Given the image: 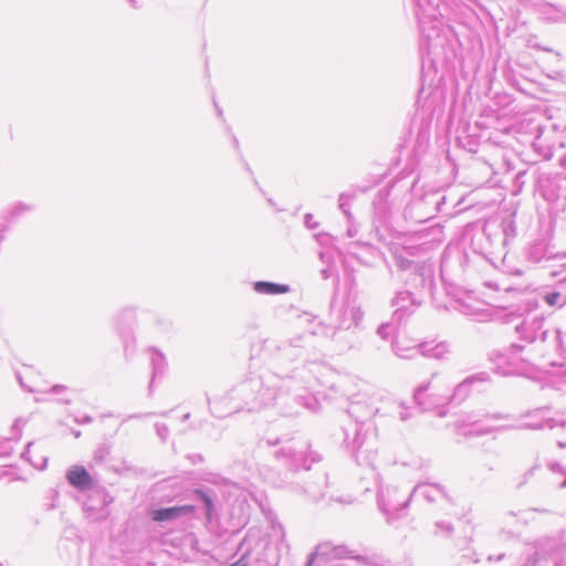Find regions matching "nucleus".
<instances>
[{
    "mask_svg": "<svg viewBox=\"0 0 566 566\" xmlns=\"http://www.w3.org/2000/svg\"><path fill=\"white\" fill-rule=\"evenodd\" d=\"M312 366L326 369L325 366L311 363L307 366L310 373L313 371ZM306 366L296 375H279L273 371L252 375L212 402L207 396L210 413L217 418H224L244 410L253 412L273 407L292 391L310 388L311 381L303 375Z\"/></svg>",
    "mask_w": 566,
    "mask_h": 566,
    "instance_id": "f257e3e1",
    "label": "nucleus"
},
{
    "mask_svg": "<svg viewBox=\"0 0 566 566\" xmlns=\"http://www.w3.org/2000/svg\"><path fill=\"white\" fill-rule=\"evenodd\" d=\"M506 323H515L514 329L518 335L521 343H513L507 349V354H500L502 358L511 357L517 353L526 352V355L521 359L523 361H531L532 355L531 349H527V345L535 344L537 342L546 343L552 337L560 348L566 349V342L562 337L559 331L549 332L545 327V316L538 311V302L528 301L526 307L521 312H510L506 314Z\"/></svg>",
    "mask_w": 566,
    "mask_h": 566,
    "instance_id": "f03ea898",
    "label": "nucleus"
},
{
    "mask_svg": "<svg viewBox=\"0 0 566 566\" xmlns=\"http://www.w3.org/2000/svg\"><path fill=\"white\" fill-rule=\"evenodd\" d=\"M350 417L355 421H349L342 428L343 431V446L350 452L358 465L370 467L373 476L378 481V473L375 471L373 462L376 458V450L371 436L365 430L364 420L374 415L373 409L364 408L359 402L350 403L348 408Z\"/></svg>",
    "mask_w": 566,
    "mask_h": 566,
    "instance_id": "7ed1b4c3",
    "label": "nucleus"
},
{
    "mask_svg": "<svg viewBox=\"0 0 566 566\" xmlns=\"http://www.w3.org/2000/svg\"><path fill=\"white\" fill-rule=\"evenodd\" d=\"M333 314L336 316L335 326H327L319 324V326L312 332L311 335L301 336L290 342L289 345L283 347L285 356H300V348L303 346V342L308 343L313 335H323L325 337H335L342 331H349L353 327H358L363 321L364 313L357 306L342 305L339 307H333Z\"/></svg>",
    "mask_w": 566,
    "mask_h": 566,
    "instance_id": "20e7f679",
    "label": "nucleus"
},
{
    "mask_svg": "<svg viewBox=\"0 0 566 566\" xmlns=\"http://www.w3.org/2000/svg\"><path fill=\"white\" fill-rule=\"evenodd\" d=\"M268 447H277L273 451V458L291 472H296L301 468L310 470L311 465L307 464V458L298 450L293 439L287 436L271 438L268 437L263 440Z\"/></svg>",
    "mask_w": 566,
    "mask_h": 566,
    "instance_id": "39448f33",
    "label": "nucleus"
},
{
    "mask_svg": "<svg viewBox=\"0 0 566 566\" xmlns=\"http://www.w3.org/2000/svg\"><path fill=\"white\" fill-rule=\"evenodd\" d=\"M444 202L446 196L441 191L426 192L405 208L403 217L416 223L426 222L442 211Z\"/></svg>",
    "mask_w": 566,
    "mask_h": 566,
    "instance_id": "423d86ee",
    "label": "nucleus"
},
{
    "mask_svg": "<svg viewBox=\"0 0 566 566\" xmlns=\"http://www.w3.org/2000/svg\"><path fill=\"white\" fill-rule=\"evenodd\" d=\"M534 148L546 159L553 157L556 149L566 153V124L549 123L544 127H538L533 142Z\"/></svg>",
    "mask_w": 566,
    "mask_h": 566,
    "instance_id": "0eeeda50",
    "label": "nucleus"
},
{
    "mask_svg": "<svg viewBox=\"0 0 566 566\" xmlns=\"http://www.w3.org/2000/svg\"><path fill=\"white\" fill-rule=\"evenodd\" d=\"M411 499V493L408 495L401 493L400 490L394 485H387L386 488L379 486L378 489V507L386 516L388 524H391L402 515L403 510L407 509Z\"/></svg>",
    "mask_w": 566,
    "mask_h": 566,
    "instance_id": "6e6552de",
    "label": "nucleus"
},
{
    "mask_svg": "<svg viewBox=\"0 0 566 566\" xmlns=\"http://www.w3.org/2000/svg\"><path fill=\"white\" fill-rule=\"evenodd\" d=\"M423 303L419 294L411 290H401L396 292L390 301V306L395 308L392 313V322L400 324L408 318Z\"/></svg>",
    "mask_w": 566,
    "mask_h": 566,
    "instance_id": "1a4fd4ad",
    "label": "nucleus"
},
{
    "mask_svg": "<svg viewBox=\"0 0 566 566\" xmlns=\"http://www.w3.org/2000/svg\"><path fill=\"white\" fill-rule=\"evenodd\" d=\"M137 311L134 306H127L120 310L114 318L117 333L124 340V352L127 356L129 352L135 349V340L132 335V328L136 322Z\"/></svg>",
    "mask_w": 566,
    "mask_h": 566,
    "instance_id": "9d476101",
    "label": "nucleus"
},
{
    "mask_svg": "<svg viewBox=\"0 0 566 566\" xmlns=\"http://www.w3.org/2000/svg\"><path fill=\"white\" fill-rule=\"evenodd\" d=\"M406 290H411L424 301L426 295L432 296L434 287L433 270L430 263L422 268H418L417 272L409 273L405 279Z\"/></svg>",
    "mask_w": 566,
    "mask_h": 566,
    "instance_id": "9b49d317",
    "label": "nucleus"
},
{
    "mask_svg": "<svg viewBox=\"0 0 566 566\" xmlns=\"http://www.w3.org/2000/svg\"><path fill=\"white\" fill-rule=\"evenodd\" d=\"M551 410L548 406L535 408L524 415L530 421L524 422L521 428L532 430L554 429L556 427H566V419L548 417L547 413Z\"/></svg>",
    "mask_w": 566,
    "mask_h": 566,
    "instance_id": "f8f14e48",
    "label": "nucleus"
},
{
    "mask_svg": "<svg viewBox=\"0 0 566 566\" xmlns=\"http://www.w3.org/2000/svg\"><path fill=\"white\" fill-rule=\"evenodd\" d=\"M113 497L105 490H97L84 503L83 509L86 516L93 521L107 518L109 511L107 506L112 503Z\"/></svg>",
    "mask_w": 566,
    "mask_h": 566,
    "instance_id": "ddd939ff",
    "label": "nucleus"
},
{
    "mask_svg": "<svg viewBox=\"0 0 566 566\" xmlns=\"http://www.w3.org/2000/svg\"><path fill=\"white\" fill-rule=\"evenodd\" d=\"M411 496H420L428 503L451 504L452 502L444 486L437 483L417 484L411 491Z\"/></svg>",
    "mask_w": 566,
    "mask_h": 566,
    "instance_id": "4468645a",
    "label": "nucleus"
},
{
    "mask_svg": "<svg viewBox=\"0 0 566 566\" xmlns=\"http://www.w3.org/2000/svg\"><path fill=\"white\" fill-rule=\"evenodd\" d=\"M490 381V375L486 371H480L468 376L460 384H458L451 396L447 397L448 402L460 403L464 401L471 390L480 384Z\"/></svg>",
    "mask_w": 566,
    "mask_h": 566,
    "instance_id": "2eb2a0df",
    "label": "nucleus"
},
{
    "mask_svg": "<svg viewBox=\"0 0 566 566\" xmlns=\"http://www.w3.org/2000/svg\"><path fill=\"white\" fill-rule=\"evenodd\" d=\"M481 420L474 413H468L455 422V428L459 434L465 438L472 436H484L494 431L505 430L509 427H494V426H480L476 430H471L470 427L479 426Z\"/></svg>",
    "mask_w": 566,
    "mask_h": 566,
    "instance_id": "dca6fc26",
    "label": "nucleus"
},
{
    "mask_svg": "<svg viewBox=\"0 0 566 566\" xmlns=\"http://www.w3.org/2000/svg\"><path fill=\"white\" fill-rule=\"evenodd\" d=\"M430 381L418 386L413 392V400L422 411L434 410L444 407L448 402L447 397L428 394Z\"/></svg>",
    "mask_w": 566,
    "mask_h": 566,
    "instance_id": "f3484780",
    "label": "nucleus"
},
{
    "mask_svg": "<svg viewBox=\"0 0 566 566\" xmlns=\"http://www.w3.org/2000/svg\"><path fill=\"white\" fill-rule=\"evenodd\" d=\"M422 248L407 247L403 248L400 253H395V262L400 271H408L410 273L417 272L418 268H422L428 264L427 260H415L413 258L418 252L423 251Z\"/></svg>",
    "mask_w": 566,
    "mask_h": 566,
    "instance_id": "a211bd4d",
    "label": "nucleus"
},
{
    "mask_svg": "<svg viewBox=\"0 0 566 566\" xmlns=\"http://www.w3.org/2000/svg\"><path fill=\"white\" fill-rule=\"evenodd\" d=\"M33 209L34 207L32 205L22 201L15 202L14 205L3 209L0 214V242L4 239V233L9 229L10 224Z\"/></svg>",
    "mask_w": 566,
    "mask_h": 566,
    "instance_id": "6ab92c4d",
    "label": "nucleus"
},
{
    "mask_svg": "<svg viewBox=\"0 0 566 566\" xmlns=\"http://www.w3.org/2000/svg\"><path fill=\"white\" fill-rule=\"evenodd\" d=\"M483 234L488 238L491 245L501 243L505 247L515 238V226L512 220H507L504 221L501 227H496L493 232L490 227H484Z\"/></svg>",
    "mask_w": 566,
    "mask_h": 566,
    "instance_id": "aec40b11",
    "label": "nucleus"
},
{
    "mask_svg": "<svg viewBox=\"0 0 566 566\" xmlns=\"http://www.w3.org/2000/svg\"><path fill=\"white\" fill-rule=\"evenodd\" d=\"M193 512L192 505H176L169 507H159L150 513L151 520L158 523L177 521L185 515Z\"/></svg>",
    "mask_w": 566,
    "mask_h": 566,
    "instance_id": "412c9836",
    "label": "nucleus"
},
{
    "mask_svg": "<svg viewBox=\"0 0 566 566\" xmlns=\"http://www.w3.org/2000/svg\"><path fill=\"white\" fill-rule=\"evenodd\" d=\"M314 553H316L315 558L325 557L326 560H328L329 558H361L360 556L355 555V552L349 549L346 545L332 546L329 543L319 544Z\"/></svg>",
    "mask_w": 566,
    "mask_h": 566,
    "instance_id": "4be33fe9",
    "label": "nucleus"
},
{
    "mask_svg": "<svg viewBox=\"0 0 566 566\" xmlns=\"http://www.w3.org/2000/svg\"><path fill=\"white\" fill-rule=\"evenodd\" d=\"M67 482L78 491H86L92 489L93 479L88 471L81 465L72 467L66 472Z\"/></svg>",
    "mask_w": 566,
    "mask_h": 566,
    "instance_id": "5701e85b",
    "label": "nucleus"
},
{
    "mask_svg": "<svg viewBox=\"0 0 566 566\" xmlns=\"http://www.w3.org/2000/svg\"><path fill=\"white\" fill-rule=\"evenodd\" d=\"M390 188L385 187L376 193L373 206L375 216L382 222H386L390 216Z\"/></svg>",
    "mask_w": 566,
    "mask_h": 566,
    "instance_id": "b1692460",
    "label": "nucleus"
},
{
    "mask_svg": "<svg viewBox=\"0 0 566 566\" xmlns=\"http://www.w3.org/2000/svg\"><path fill=\"white\" fill-rule=\"evenodd\" d=\"M327 488V474L319 473L314 476L313 481L306 482V485L302 488V492L308 496L310 500L317 502L321 500Z\"/></svg>",
    "mask_w": 566,
    "mask_h": 566,
    "instance_id": "393cba45",
    "label": "nucleus"
},
{
    "mask_svg": "<svg viewBox=\"0 0 566 566\" xmlns=\"http://www.w3.org/2000/svg\"><path fill=\"white\" fill-rule=\"evenodd\" d=\"M193 497L197 502L202 505L205 515L208 521H211L214 516V499L216 493L211 489H196L193 491Z\"/></svg>",
    "mask_w": 566,
    "mask_h": 566,
    "instance_id": "a878e982",
    "label": "nucleus"
},
{
    "mask_svg": "<svg viewBox=\"0 0 566 566\" xmlns=\"http://www.w3.org/2000/svg\"><path fill=\"white\" fill-rule=\"evenodd\" d=\"M149 354H150V366H151V380L149 384V394H151L154 381L158 377H163L166 371L167 361H166L165 355L157 348H149Z\"/></svg>",
    "mask_w": 566,
    "mask_h": 566,
    "instance_id": "bb28decb",
    "label": "nucleus"
},
{
    "mask_svg": "<svg viewBox=\"0 0 566 566\" xmlns=\"http://www.w3.org/2000/svg\"><path fill=\"white\" fill-rule=\"evenodd\" d=\"M27 421L22 418H18L12 424V436L9 439L0 441V457H10L13 452V447L10 444L11 440L18 441L22 434V428Z\"/></svg>",
    "mask_w": 566,
    "mask_h": 566,
    "instance_id": "cd10ccee",
    "label": "nucleus"
},
{
    "mask_svg": "<svg viewBox=\"0 0 566 566\" xmlns=\"http://www.w3.org/2000/svg\"><path fill=\"white\" fill-rule=\"evenodd\" d=\"M419 356L430 357L434 359H444L449 354V347L446 343L432 345L430 343L423 342L419 344Z\"/></svg>",
    "mask_w": 566,
    "mask_h": 566,
    "instance_id": "c85d7f7f",
    "label": "nucleus"
},
{
    "mask_svg": "<svg viewBox=\"0 0 566 566\" xmlns=\"http://www.w3.org/2000/svg\"><path fill=\"white\" fill-rule=\"evenodd\" d=\"M253 290L259 294L277 295L290 292V286L269 281H256L253 283Z\"/></svg>",
    "mask_w": 566,
    "mask_h": 566,
    "instance_id": "c756f323",
    "label": "nucleus"
},
{
    "mask_svg": "<svg viewBox=\"0 0 566 566\" xmlns=\"http://www.w3.org/2000/svg\"><path fill=\"white\" fill-rule=\"evenodd\" d=\"M537 295L548 307L558 310L563 308L566 305V302L556 293V291L549 284L543 286Z\"/></svg>",
    "mask_w": 566,
    "mask_h": 566,
    "instance_id": "7c9ffc66",
    "label": "nucleus"
},
{
    "mask_svg": "<svg viewBox=\"0 0 566 566\" xmlns=\"http://www.w3.org/2000/svg\"><path fill=\"white\" fill-rule=\"evenodd\" d=\"M391 347L395 355L402 359H413L418 357L420 353L419 344L416 346L407 347L403 346L400 342L396 340L392 343Z\"/></svg>",
    "mask_w": 566,
    "mask_h": 566,
    "instance_id": "2f4dec72",
    "label": "nucleus"
},
{
    "mask_svg": "<svg viewBox=\"0 0 566 566\" xmlns=\"http://www.w3.org/2000/svg\"><path fill=\"white\" fill-rule=\"evenodd\" d=\"M551 276L555 279V282L549 285L566 302V268H563L558 271H553Z\"/></svg>",
    "mask_w": 566,
    "mask_h": 566,
    "instance_id": "473e14b6",
    "label": "nucleus"
},
{
    "mask_svg": "<svg viewBox=\"0 0 566 566\" xmlns=\"http://www.w3.org/2000/svg\"><path fill=\"white\" fill-rule=\"evenodd\" d=\"M546 243L538 241L533 243L527 250V258L534 263H539L546 258Z\"/></svg>",
    "mask_w": 566,
    "mask_h": 566,
    "instance_id": "72a5a7b5",
    "label": "nucleus"
},
{
    "mask_svg": "<svg viewBox=\"0 0 566 566\" xmlns=\"http://www.w3.org/2000/svg\"><path fill=\"white\" fill-rule=\"evenodd\" d=\"M356 199L355 192H342L338 197V208L348 221L353 219L350 205Z\"/></svg>",
    "mask_w": 566,
    "mask_h": 566,
    "instance_id": "f704fd0d",
    "label": "nucleus"
},
{
    "mask_svg": "<svg viewBox=\"0 0 566 566\" xmlns=\"http://www.w3.org/2000/svg\"><path fill=\"white\" fill-rule=\"evenodd\" d=\"M295 399L296 400H303L304 402V406L306 408H308L311 411L313 412H316L317 410L315 409L316 405H317V401L314 397L312 396H301V395H295Z\"/></svg>",
    "mask_w": 566,
    "mask_h": 566,
    "instance_id": "c9c22d12",
    "label": "nucleus"
},
{
    "mask_svg": "<svg viewBox=\"0 0 566 566\" xmlns=\"http://www.w3.org/2000/svg\"><path fill=\"white\" fill-rule=\"evenodd\" d=\"M155 430L157 436L160 438L163 442H165L169 436V428L165 423L156 422Z\"/></svg>",
    "mask_w": 566,
    "mask_h": 566,
    "instance_id": "e433bc0d",
    "label": "nucleus"
},
{
    "mask_svg": "<svg viewBox=\"0 0 566 566\" xmlns=\"http://www.w3.org/2000/svg\"><path fill=\"white\" fill-rule=\"evenodd\" d=\"M436 528H437V532L438 533H443V534H451L453 532V526L450 522H446V521H439L436 523Z\"/></svg>",
    "mask_w": 566,
    "mask_h": 566,
    "instance_id": "4c0bfd02",
    "label": "nucleus"
},
{
    "mask_svg": "<svg viewBox=\"0 0 566 566\" xmlns=\"http://www.w3.org/2000/svg\"><path fill=\"white\" fill-rule=\"evenodd\" d=\"M396 324L395 322H390V323H384L381 324L378 329H377V334L382 338V339H387L389 337V334H390V329L392 327V325Z\"/></svg>",
    "mask_w": 566,
    "mask_h": 566,
    "instance_id": "58836bf2",
    "label": "nucleus"
},
{
    "mask_svg": "<svg viewBox=\"0 0 566 566\" xmlns=\"http://www.w3.org/2000/svg\"><path fill=\"white\" fill-rule=\"evenodd\" d=\"M527 174V170H521L518 171L514 177V187L516 188V191H521L525 184V176Z\"/></svg>",
    "mask_w": 566,
    "mask_h": 566,
    "instance_id": "ea45409f",
    "label": "nucleus"
},
{
    "mask_svg": "<svg viewBox=\"0 0 566 566\" xmlns=\"http://www.w3.org/2000/svg\"><path fill=\"white\" fill-rule=\"evenodd\" d=\"M304 226L308 230H315V229L318 228L319 223L314 220V217H313L312 213H305V216H304Z\"/></svg>",
    "mask_w": 566,
    "mask_h": 566,
    "instance_id": "a19ab883",
    "label": "nucleus"
},
{
    "mask_svg": "<svg viewBox=\"0 0 566 566\" xmlns=\"http://www.w3.org/2000/svg\"><path fill=\"white\" fill-rule=\"evenodd\" d=\"M108 451L105 447H101L98 448L95 453H94V458L95 460L97 461H103L104 458L107 455Z\"/></svg>",
    "mask_w": 566,
    "mask_h": 566,
    "instance_id": "79ce46f5",
    "label": "nucleus"
},
{
    "mask_svg": "<svg viewBox=\"0 0 566 566\" xmlns=\"http://www.w3.org/2000/svg\"><path fill=\"white\" fill-rule=\"evenodd\" d=\"M548 469L553 472V473H558V474H562V475H565V471L564 469L562 468V465L557 462H551L548 464Z\"/></svg>",
    "mask_w": 566,
    "mask_h": 566,
    "instance_id": "37998d69",
    "label": "nucleus"
},
{
    "mask_svg": "<svg viewBox=\"0 0 566 566\" xmlns=\"http://www.w3.org/2000/svg\"><path fill=\"white\" fill-rule=\"evenodd\" d=\"M314 237L319 244H328L331 241V235L328 233H317Z\"/></svg>",
    "mask_w": 566,
    "mask_h": 566,
    "instance_id": "c03bdc74",
    "label": "nucleus"
},
{
    "mask_svg": "<svg viewBox=\"0 0 566 566\" xmlns=\"http://www.w3.org/2000/svg\"><path fill=\"white\" fill-rule=\"evenodd\" d=\"M67 390V387L64 385H54L49 389V392L59 395Z\"/></svg>",
    "mask_w": 566,
    "mask_h": 566,
    "instance_id": "a18cd8bd",
    "label": "nucleus"
},
{
    "mask_svg": "<svg viewBox=\"0 0 566 566\" xmlns=\"http://www.w3.org/2000/svg\"><path fill=\"white\" fill-rule=\"evenodd\" d=\"M74 421L78 424H87L93 421V418L91 416H83V417H75Z\"/></svg>",
    "mask_w": 566,
    "mask_h": 566,
    "instance_id": "49530a36",
    "label": "nucleus"
},
{
    "mask_svg": "<svg viewBox=\"0 0 566 566\" xmlns=\"http://www.w3.org/2000/svg\"><path fill=\"white\" fill-rule=\"evenodd\" d=\"M352 221H353V219L350 221H348V228H347V237L348 238H354L357 234V228L355 227V224Z\"/></svg>",
    "mask_w": 566,
    "mask_h": 566,
    "instance_id": "de8ad7c7",
    "label": "nucleus"
},
{
    "mask_svg": "<svg viewBox=\"0 0 566 566\" xmlns=\"http://www.w3.org/2000/svg\"><path fill=\"white\" fill-rule=\"evenodd\" d=\"M230 566H249V562H248L247 555L243 554L241 556V558H239L235 563H233Z\"/></svg>",
    "mask_w": 566,
    "mask_h": 566,
    "instance_id": "09e8293b",
    "label": "nucleus"
},
{
    "mask_svg": "<svg viewBox=\"0 0 566 566\" xmlns=\"http://www.w3.org/2000/svg\"><path fill=\"white\" fill-rule=\"evenodd\" d=\"M33 442H29L27 446H25V449L24 451L22 452L21 454V458L25 461H29L31 462L30 458H29V453H30V448L32 447Z\"/></svg>",
    "mask_w": 566,
    "mask_h": 566,
    "instance_id": "8fccbe9b",
    "label": "nucleus"
},
{
    "mask_svg": "<svg viewBox=\"0 0 566 566\" xmlns=\"http://www.w3.org/2000/svg\"><path fill=\"white\" fill-rule=\"evenodd\" d=\"M486 418L494 419V420H502V419H507L509 415L497 412V413L486 415Z\"/></svg>",
    "mask_w": 566,
    "mask_h": 566,
    "instance_id": "3c124183",
    "label": "nucleus"
},
{
    "mask_svg": "<svg viewBox=\"0 0 566 566\" xmlns=\"http://www.w3.org/2000/svg\"><path fill=\"white\" fill-rule=\"evenodd\" d=\"M153 415H154L153 412H147V413H134V415L128 416V418H127V419H140V418L150 417V416H153Z\"/></svg>",
    "mask_w": 566,
    "mask_h": 566,
    "instance_id": "603ef678",
    "label": "nucleus"
},
{
    "mask_svg": "<svg viewBox=\"0 0 566 566\" xmlns=\"http://www.w3.org/2000/svg\"><path fill=\"white\" fill-rule=\"evenodd\" d=\"M308 457L311 458V462H318L322 459L321 454L315 451H310Z\"/></svg>",
    "mask_w": 566,
    "mask_h": 566,
    "instance_id": "864d4df0",
    "label": "nucleus"
},
{
    "mask_svg": "<svg viewBox=\"0 0 566 566\" xmlns=\"http://www.w3.org/2000/svg\"><path fill=\"white\" fill-rule=\"evenodd\" d=\"M15 376H17V379H18V381H19L20 386H21L23 389H25V390H28V391H30V392H32V391H33V389H31V388L27 387V385L23 382V379H22V376H21V374H20V373H17V375H15Z\"/></svg>",
    "mask_w": 566,
    "mask_h": 566,
    "instance_id": "5fc2aeb1",
    "label": "nucleus"
},
{
    "mask_svg": "<svg viewBox=\"0 0 566 566\" xmlns=\"http://www.w3.org/2000/svg\"><path fill=\"white\" fill-rule=\"evenodd\" d=\"M46 462H48V458H43V459H42V463H41V464H36V463H33V462H31V463H32V465H33L34 468H36V469H39V470H43V469H45V467H46Z\"/></svg>",
    "mask_w": 566,
    "mask_h": 566,
    "instance_id": "6e6d98bb",
    "label": "nucleus"
},
{
    "mask_svg": "<svg viewBox=\"0 0 566 566\" xmlns=\"http://www.w3.org/2000/svg\"><path fill=\"white\" fill-rule=\"evenodd\" d=\"M315 554L316 553H311L307 557V563H306V566H312L314 559H315Z\"/></svg>",
    "mask_w": 566,
    "mask_h": 566,
    "instance_id": "4d7b16f0",
    "label": "nucleus"
},
{
    "mask_svg": "<svg viewBox=\"0 0 566 566\" xmlns=\"http://www.w3.org/2000/svg\"><path fill=\"white\" fill-rule=\"evenodd\" d=\"M321 274H322V276H323V279H324V280H327V279L329 277V275H331V274H329V270H328V269H323V270L321 271Z\"/></svg>",
    "mask_w": 566,
    "mask_h": 566,
    "instance_id": "13d9d810",
    "label": "nucleus"
},
{
    "mask_svg": "<svg viewBox=\"0 0 566 566\" xmlns=\"http://www.w3.org/2000/svg\"><path fill=\"white\" fill-rule=\"evenodd\" d=\"M409 418H410V415H409L408 412H406V411H401V412H400V419H401L402 421H406V420H408Z\"/></svg>",
    "mask_w": 566,
    "mask_h": 566,
    "instance_id": "bf43d9fd",
    "label": "nucleus"
},
{
    "mask_svg": "<svg viewBox=\"0 0 566 566\" xmlns=\"http://www.w3.org/2000/svg\"><path fill=\"white\" fill-rule=\"evenodd\" d=\"M536 470V467H533L527 472H525L524 478L527 479L528 476H532L534 474V471Z\"/></svg>",
    "mask_w": 566,
    "mask_h": 566,
    "instance_id": "052dcab7",
    "label": "nucleus"
},
{
    "mask_svg": "<svg viewBox=\"0 0 566 566\" xmlns=\"http://www.w3.org/2000/svg\"><path fill=\"white\" fill-rule=\"evenodd\" d=\"M191 460H192V462H193V463H196V462H197V460H198V461H202V457H201V455H199V454H195V455H192V457H191Z\"/></svg>",
    "mask_w": 566,
    "mask_h": 566,
    "instance_id": "680f3d73",
    "label": "nucleus"
},
{
    "mask_svg": "<svg viewBox=\"0 0 566 566\" xmlns=\"http://www.w3.org/2000/svg\"><path fill=\"white\" fill-rule=\"evenodd\" d=\"M252 179H253V184L255 185V187H256V188H258V189H259V190L264 195L265 192H264V191H263V189L260 187V185H259L258 180H256L254 177H252Z\"/></svg>",
    "mask_w": 566,
    "mask_h": 566,
    "instance_id": "e2e57ef3",
    "label": "nucleus"
},
{
    "mask_svg": "<svg viewBox=\"0 0 566 566\" xmlns=\"http://www.w3.org/2000/svg\"><path fill=\"white\" fill-rule=\"evenodd\" d=\"M60 402L64 403V405H71L72 400L71 399H67V398H61L60 399Z\"/></svg>",
    "mask_w": 566,
    "mask_h": 566,
    "instance_id": "0e129e2a",
    "label": "nucleus"
},
{
    "mask_svg": "<svg viewBox=\"0 0 566 566\" xmlns=\"http://www.w3.org/2000/svg\"><path fill=\"white\" fill-rule=\"evenodd\" d=\"M560 163L564 167H566V153L563 154L562 158H560Z\"/></svg>",
    "mask_w": 566,
    "mask_h": 566,
    "instance_id": "69168bd1",
    "label": "nucleus"
},
{
    "mask_svg": "<svg viewBox=\"0 0 566 566\" xmlns=\"http://www.w3.org/2000/svg\"><path fill=\"white\" fill-rule=\"evenodd\" d=\"M232 142H233V146H234L235 148H238V147H239V140L237 139V137H234V136H233V137H232Z\"/></svg>",
    "mask_w": 566,
    "mask_h": 566,
    "instance_id": "338daca9",
    "label": "nucleus"
},
{
    "mask_svg": "<svg viewBox=\"0 0 566 566\" xmlns=\"http://www.w3.org/2000/svg\"><path fill=\"white\" fill-rule=\"evenodd\" d=\"M559 488L560 489H564L566 488V478L563 480V482L559 484Z\"/></svg>",
    "mask_w": 566,
    "mask_h": 566,
    "instance_id": "774afa93",
    "label": "nucleus"
}]
</instances>
